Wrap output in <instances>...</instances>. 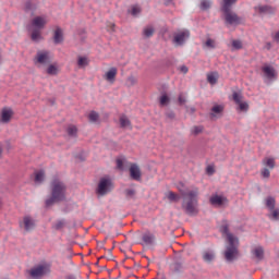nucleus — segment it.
<instances>
[{
    "instance_id": "f257e3e1",
    "label": "nucleus",
    "mask_w": 279,
    "mask_h": 279,
    "mask_svg": "<svg viewBox=\"0 0 279 279\" xmlns=\"http://www.w3.org/2000/svg\"><path fill=\"white\" fill-rule=\"evenodd\" d=\"M183 187L184 184L182 183L178 185V190L183 197L182 208L185 210L187 215H197L199 213V209L197 208V206H199V189L190 187L186 191H184Z\"/></svg>"
},
{
    "instance_id": "f03ea898",
    "label": "nucleus",
    "mask_w": 279,
    "mask_h": 279,
    "mask_svg": "<svg viewBox=\"0 0 279 279\" xmlns=\"http://www.w3.org/2000/svg\"><path fill=\"white\" fill-rule=\"evenodd\" d=\"M220 232L226 235L228 243L225 251V258L228 263H232L239 258V238L229 233L228 225L220 227Z\"/></svg>"
},
{
    "instance_id": "7ed1b4c3",
    "label": "nucleus",
    "mask_w": 279,
    "mask_h": 279,
    "mask_svg": "<svg viewBox=\"0 0 279 279\" xmlns=\"http://www.w3.org/2000/svg\"><path fill=\"white\" fill-rule=\"evenodd\" d=\"M51 197L46 201V206H53L57 202L66 199V185L60 179L54 178L50 183Z\"/></svg>"
},
{
    "instance_id": "20e7f679",
    "label": "nucleus",
    "mask_w": 279,
    "mask_h": 279,
    "mask_svg": "<svg viewBox=\"0 0 279 279\" xmlns=\"http://www.w3.org/2000/svg\"><path fill=\"white\" fill-rule=\"evenodd\" d=\"M238 0H223L222 3V12L225 16V23L227 26L236 27V25H241L243 23V19H241L236 13L232 12L231 8Z\"/></svg>"
},
{
    "instance_id": "39448f33",
    "label": "nucleus",
    "mask_w": 279,
    "mask_h": 279,
    "mask_svg": "<svg viewBox=\"0 0 279 279\" xmlns=\"http://www.w3.org/2000/svg\"><path fill=\"white\" fill-rule=\"evenodd\" d=\"M49 23V16L47 15H37L34 16L31 21V27H33V32L31 35L32 40L34 43H38L39 40H43V33L40 31L45 29L47 27V24Z\"/></svg>"
},
{
    "instance_id": "423d86ee",
    "label": "nucleus",
    "mask_w": 279,
    "mask_h": 279,
    "mask_svg": "<svg viewBox=\"0 0 279 279\" xmlns=\"http://www.w3.org/2000/svg\"><path fill=\"white\" fill-rule=\"evenodd\" d=\"M112 189H113L112 181L110 179L102 178L98 183V187L96 192L98 195L104 196V195H108V193H110Z\"/></svg>"
},
{
    "instance_id": "0eeeda50",
    "label": "nucleus",
    "mask_w": 279,
    "mask_h": 279,
    "mask_svg": "<svg viewBox=\"0 0 279 279\" xmlns=\"http://www.w3.org/2000/svg\"><path fill=\"white\" fill-rule=\"evenodd\" d=\"M51 62V53L47 50H39L37 51L35 58H34V63L35 64H49Z\"/></svg>"
},
{
    "instance_id": "6e6552de",
    "label": "nucleus",
    "mask_w": 279,
    "mask_h": 279,
    "mask_svg": "<svg viewBox=\"0 0 279 279\" xmlns=\"http://www.w3.org/2000/svg\"><path fill=\"white\" fill-rule=\"evenodd\" d=\"M28 274L33 279H40L43 278V276H47V274H49V266L39 265L37 267L32 268L28 271Z\"/></svg>"
},
{
    "instance_id": "1a4fd4ad",
    "label": "nucleus",
    "mask_w": 279,
    "mask_h": 279,
    "mask_svg": "<svg viewBox=\"0 0 279 279\" xmlns=\"http://www.w3.org/2000/svg\"><path fill=\"white\" fill-rule=\"evenodd\" d=\"M233 101L239 106L241 112H247L250 110V105L243 101V96L239 93H233Z\"/></svg>"
},
{
    "instance_id": "9d476101",
    "label": "nucleus",
    "mask_w": 279,
    "mask_h": 279,
    "mask_svg": "<svg viewBox=\"0 0 279 279\" xmlns=\"http://www.w3.org/2000/svg\"><path fill=\"white\" fill-rule=\"evenodd\" d=\"M20 228L25 230V232H32L34 228H36V222L33 220L32 217L25 216L23 221L20 222Z\"/></svg>"
},
{
    "instance_id": "9b49d317",
    "label": "nucleus",
    "mask_w": 279,
    "mask_h": 279,
    "mask_svg": "<svg viewBox=\"0 0 279 279\" xmlns=\"http://www.w3.org/2000/svg\"><path fill=\"white\" fill-rule=\"evenodd\" d=\"M189 36H191V33L189 31H179L177 34H174V38H173L174 45L180 46L183 43H186V39H189Z\"/></svg>"
},
{
    "instance_id": "f8f14e48",
    "label": "nucleus",
    "mask_w": 279,
    "mask_h": 279,
    "mask_svg": "<svg viewBox=\"0 0 279 279\" xmlns=\"http://www.w3.org/2000/svg\"><path fill=\"white\" fill-rule=\"evenodd\" d=\"M209 202H210L211 206L221 208V206H226V204H228V198L223 195L215 194L209 198Z\"/></svg>"
},
{
    "instance_id": "ddd939ff",
    "label": "nucleus",
    "mask_w": 279,
    "mask_h": 279,
    "mask_svg": "<svg viewBox=\"0 0 279 279\" xmlns=\"http://www.w3.org/2000/svg\"><path fill=\"white\" fill-rule=\"evenodd\" d=\"M117 73H119V71L117 70V68H110L105 74H104V80H106V82H109V84H114L116 80H117Z\"/></svg>"
},
{
    "instance_id": "4468645a",
    "label": "nucleus",
    "mask_w": 279,
    "mask_h": 279,
    "mask_svg": "<svg viewBox=\"0 0 279 279\" xmlns=\"http://www.w3.org/2000/svg\"><path fill=\"white\" fill-rule=\"evenodd\" d=\"M13 114H14V111H12L10 108H3L1 110L0 122L1 123H10Z\"/></svg>"
},
{
    "instance_id": "2eb2a0df",
    "label": "nucleus",
    "mask_w": 279,
    "mask_h": 279,
    "mask_svg": "<svg viewBox=\"0 0 279 279\" xmlns=\"http://www.w3.org/2000/svg\"><path fill=\"white\" fill-rule=\"evenodd\" d=\"M130 177L132 178V180H136V182H138L141 180V168L138 167V165L136 163H131L130 166Z\"/></svg>"
},
{
    "instance_id": "dca6fc26",
    "label": "nucleus",
    "mask_w": 279,
    "mask_h": 279,
    "mask_svg": "<svg viewBox=\"0 0 279 279\" xmlns=\"http://www.w3.org/2000/svg\"><path fill=\"white\" fill-rule=\"evenodd\" d=\"M255 10H257L259 14H274L276 12V8L270 5H259Z\"/></svg>"
},
{
    "instance_id": "f3484780",
    "label": "nucleus",
    "mask_w": 279,
    "mask_h": 279,
    "mask_svg": "<svg viewBox=\"0 0 279 279\" xmlns=\"http://www.w3.org/2000/svg\"><path fill=\"white\" fill-rule=\"evenodd\" d=\"M24 10H25V12H31L32 14H34V12H36V10H38V2L27 1L24 4Z\"/></svg>"
},
{
    "instance_id": "a211bd4d",
    "label": "nucleus",
    "mask_w": 279,
    "mask_h": 279,
    "mask_svg": "<svg viewBox=\"0 0 279 279\" xmlns=\"http://www.w3.org/2000/svg\"><path fill=\"white\" fill-rule=\"evenodd\" d=\"M46 73L48 75H58L60 73V65L58 63H51L47 66Z\"/></svg>"
},
{
    "instance_id": "6ab92c4d",
    "label": "nucleus",
    "mask_w": 279,
    "mask_h": 279,
    "mask_svg": "<svg viewBox=\"0 0 279 279\" xmlns=\"http://www.w3.org/2000/svg\"><path fill=\"white\" fill-rule=\"evenodd\" d=\"M263 73H265L266 77L268 80H272V77H276V70L270 65H265L262 69Z\"/></svg>"
},
{
    "instance_id": "aec40b11",
    "label": "nucleus",
    "mask_w": 279,
    "mask_h": 279,
    "mask_svg": "<svg viewBox=\"0 0 279 279\" xmlns=\"http://www.w3.org/2000/svg\"><path fill=\"white\" fill-rule=\"evenodd\" d=\"M142 241H144L146 245H154V242L156 241V236H154V233L146 232L143 234Z\"/></svg>"
},
{
    "instance_id": "412c9836",
    "label": "nucleus",
    "mask_w": 279,
    "mask_h": 279,
    "mask_svg": "<svg viewBox=\"0 0 279 279\" xmlns=\"http://www.w3.org/2000/svg\"><path fill=\"white\" fill-rule=\"evenodd\" d=\"M252 254L257 258V260H263L265 256V251L260 246H256L255 248H253Z\"/></svg>"
},
{
    "instance_id": "4be33fe9",
    "label": "nucleus",
    "mask_w": 279,
    "mask_h": 279,
    "mask_svg": "<svg viewBox=\"0 0 279 279\" xmlns=\"http://www.w3.org/2000/svg\"><path fill=\"white\" fill-rule=\"evenodd\" d=\"M203 260L205 263H213V260H215V252H213V251H205L203 253Z\"/></svg>"
},
{
    "instance_id": "5701e85b",
    "label": "nucleus",
    "mask_w": 279,
    "mask_h": 279,
    "mask_svg": "<svg viewBox=\"0 0 279 279\" xmlns=\"http://www.w3.org/2000/svg\"><path fill=\"white\" fill-rule=\"evenodd\" d=\"M120 128H130L132 129V122H130V119L128 116H121L120 117Z\"/></svg>"
},
{
    "instance_id": "b1692460",
    "label": "nucleus",
    "mask_w": 279,
    "mask_h": 279,
    "mask_svg": "<svg viewBox=\"0 0 279 279\" xmlns=\"http://www.w3.org/2000/svg\"><path fill=\"white\" fill-rule=\"evenodd\" d=\"M165 197H166V199H169L170 202H180V195H178L171 191L166 192Z\"/></svg>"
},
{
    "instance_id": "393cba45",
    "label": "nucleus",
    "mask_w": 279,
    "mask_h": 279,
    "mask_svg": "<svg viewBox=\"0 0 279 279\" xmlns=\"http://www.w3.org/2000/svg\"><path fill=\"white\" fill-rule=\"evenodd\" d=\"M54 43L56 45H60V43H62L63 40V37H62V28L58 27L56 31H54Z\"/></svg>"
},
{
    "instance_id": "a878e982",
    "label": "nucleus",
    "mask_w": 279,
    "mask_h": 279,
    "mask_svg": "<svg viewBox=\"0 0 279 279\" xmlns=\"http://www.w3.org/2000/svg\"><path fill=\"white\" fill-rule=\"evenodd\" d=\"M231 51H239L240 49H243V43L239 39H233L231 41Z\"/></svg>"
},
{
    "instance_id": "bb28decb",
    "label": "nucleus",
    "mask_w": 279,
    "mask_h": 279,
    "mask_svg": "<svg viewBox=\"0 0 279 279\" xmlns=\"http://www.w3.org/2000/svg\"><path fill=\"white\" fill-rule=\"evenodd\" d=\"M204 132V126L203 125H195L191 128V134L193 136H199Z\"/></svg>"
},
{
    "instance_id": "cd10ccee",
    "label": "nucleus",
    "mask_w": 279,
    "mask_h": 279,
    "mask_svg": "<svg viewBox=\"0 0 279 279\" xmlns=\"http://www.w3.org/2000/svg\"><path fill=\"white\" fill-rule=\"evenodd\" d=\"M263 165H265V167H268V169H274V167H276V160L274 158L266 157L263 160Z\"/></svg>"
},
{
    "instance_id": "c85d7f7f",
    "label": "nucleus",
    "mask_w": 279,
    "mask_h": 279,
    "mask_svg": "<svg viewBox=\"0 0 279 279\" xmlns=\"http://www.w3.org/2000/svg\"><path fill=\"white\" fill-rule=\"evenodd\" d=\"M223 112V106L221 105H216L211 108V117H217V114H221Z\"/></svg>"
},
{
    "instance_id": "c756f323",
    "label": "nucleus",
    "mask_w": 279,
    "mask_h": 279,
    "mask_svg": "<svg viewBox=\"0 0 279 279\" xmlns=\"http://www.w3.org/2000/svg\"><path fill=\"white\" fill-rule=\"evenodd\" d=\"M266 206L269 210H274L276 208V198L269 196L266 198Z\"/></svg>"
},
{
    "instance_id": "7c9ffc66",
    "label": "nucleus",
    "mask_w": 279,
    "mask_h": 279,
    "mask_svg": "<svg viewBox=\"0 0 279 279\" xmlns=\"http://www.w3.org/2000/svg\"><path fill=\"white\" fill-rule=\"evenodd\" d=\"M269 219L272 221H279V208H275L270 210V214L268 215Z\"/></svg>"
},
{
    "instance_id": "2f4dec72",
    "label": "nucleus",
    "mask_w": 279,
    "mask_h": 279,
    "mask_svg": "<svg viewBox=\"0 0 279 279\" xmlns=\"http://www.w3.org/2000/svg\"><path fill=\"white\" fill-rule=\"evenodd\" d=\"M64 226H66V220L64 219H59L53 223V229L54 230H62V228H64Z\"/></svg>"
},
{
    "instance_id": "473e14b6",
    "label": "nucleus",
    "mask_w": 279,
    "mask_h": 279,
    "mask_svg": "<svg viewBox=\"0 0 279 279\" xmlns=\"http://www.w3.org/2000/svg\"><path fill=\"white\" fill-rule=\"evenodd\" d=\"M77 65L80 66V69H84L85 66H88V58L78 57Z\"/></svg>"
},
{
    "instance_id": "72a5a7b5",
    "label": "nucleus",
    "mask_w": 279,
    "mask_h": 279,
    "mask_svg": "<svg viewBox=\"0 0 279 279\" xmlns=\"http://www.w3.org/2000/svg\"><path fill=\"white\" fill-rule=\"evenodd\" d=\"M219 75L217 73H210L207 74V81L209 84L215 85L217 84V80H218Z\"/></svg>"
},
{
    "instance_id": "f704fd0d",
    "label": "nucleus",
    "mask_w": 279,
    "mask_h": 279,
    "mask_svg": "<svg viewBox=\"0 0 279 279\" xmlns=\"http://www.w3.org/2000/svg\"><path fill=\"white\" fill-rule=\"evenodd\" d=\"M129 13L132 14V16H138L141 13V7L138 4L132 5L131 10H129Z\"/></svg>"
},
{
    "instance_id": "c9c22d12",
    "label": "nucleus",
    "mask_w": 279,
    "mask_h": 279,
    "mask_svg": "<svg viewBox=\"0 0 279 279\" xmlns=\"http://www.w3.org/2000/svg\"><path fill=\"white\" fill-rule=\"evenodd\" d=\"M44 180H45V171L39 170L35 172V182L40 183V182H44Z\"/></svg>"
},
{
    "instance_id": "e433bc0d",
    "label": "nucleus",
    "mask_w": 279,
    "mask_h": 279,
    "mask_svg": "<svg viewBox=\"0 0 279 279\" xmlns=\"http://www.w3.org/2000/svg\"><path fill=\"white\" fill-rule=\"evenodd\" d=\"M138 83V78H136V76H129L126 78V86L132 87V86H136V84Z\"/></svg>"
},
{
    "instance_id": "4c0bfd02",
    "label": "nucleus",
    "mask_w": 279,
    "mask_h": 279,
    "mask_svg": "<svg viewBox=\"0 0 279 279\" xmlns=\"http://www.w3.org/2000/svg\"><path fill=\"white\" fill-rule=\"evenodd\" d=\"M88 119L90 123H97V121H99V113H97L96 111H90L88 114Z\"/></svg>"
},
{
    "instance_id": "58836bf2",
    "label": "nucleus",
    "mask_w": 279,
    "mask_h": 279,
    "mask_svg": "<svg viewBox=\"0 0 279 279\" xmlns=\"http://www.w3.org/2000/svg\"><path fill=\"white\" fill-rule=\"evenodd\" d=\"M143 34L145 38H151V36H154V27L151 26L145 27L143 31Z\"/></svg>"
},
{
    "instance_id": "ea45409f",
    "label": "nucleus",
    "mask_w": 279,
    "mask_h": 279,
    "mask_svg": "<svg viewBox=\"0 0 279 279\" xmlns=\"http://www.w3.org/2000/svg\"><path fill=\"white\" fill-rule=\"evenodd\" d=\"M66 132L69 136H77V126L69 125Z\"/></svg>"
},
{
    "instance_id": "a19ab883",
    "label": "nucleus",
    "mask_w": 279,
    "mask_h": 279,
    "mask_svg": "<svg viewBox=\"0 0 279 279\" xmlns=\"http://www.w3.org/2000/svg\"><path fill=\"white\" fill-rule=\"evenodd\" d=\"M169 96H167V94H163L160 99H159V104L160 106H169Z\"/></svg>"
},
{
    "instance_id": "79ce46f5",
    "label": "nucleus",
    "mask_w": 279,
    "mask_h": 279,
    "mask_svg": "<svg viewBox=\"0 0 279 279\" xmlns=\"http://www.w3.org/2000/svg\"><path fill=\"white\" fill-rule=\"evenodd\" d=\"M211 5L210 0H202L201 10H208Z\"/></svg>"
},
{
    "instance_id": "37998d69",
    "label": "nucleus",
    "mask_w": 279,
    "mask_h": 279,
    "mask_svg": "<svg viewBox=\"0 0 279 279\" xmlns=\"http://www.w3.org/2000/svg\"><path fill=\"white\" fill-rule=\"evenodd\" d=\"M205 46L209 49H215V41L213 39H207Z\"/></svg>"
},
{
    "instance_id": "c03bdc74",
    "label": "nucleus",
    "mask_w": 279,
    "mask_h": 279,
    "mask_svg": "<svg viewBox=\"0 0 279 279\" xmlns=\"http://www.w3.org/2000/svg\"><path fill=\"white\" fill-rule=\"evenodd\" d=\"M178 101H179L180 106H184V104H186V98L184 97L183 94L179 95Z\"/></svg>"
},
{
    "instance_id": "a18cd8bd",
    "label": "nucleus",
    "mask_w": 279,
    "mask_h": 279,
    "mask_svg": "<svg viewBox=\"0 0 279 279\" xmlns=\"http://www.w3.org/2000/svg\"><path fill=\"white\" fill-rule=\"evenodd\" d=\"M262 175H263V178H269V175H271V172L269 171V169L264 168L262 170Z\"/></svg>"
},
{
    "instance_id": "49530a36",
    "label": "nucleus",
    "mask_w": 279,
    "mask_h": 279,
    "mask_svg": "<svg viewBox=\"0 0 279 279\" xmlns=\"http://www.w3.org/2000/svg\"><path fill=\"white\" fill-rule=\"evenodd\" d=\"M126 197H134L136 195V191L134 190H125Z\"/></svg>"
},
{
    "instance_id": "de8ad7c7",
    "label": "nucleus",
    "mask_w": 279,
    "mask_h": 279,
    "mask_svg": "<svg viewBox=\"0 0 279 279\" xmlns=\"http://www.w3.org/2000/svg\"><path fill=\"white\" fill-rule=\"evenodd\" d=\"M117 168L123 171V159H117Z\"/></svg>"
},
{
    "instance_id": "09e8293b",
    "label": "nucleus",
    "mask_w": 279,
    "mask_h": 279,
    "mask_svg": "<svg viewBox=\"0 0 279 279\" xmlns=\"http://www.w3.org/2000/svg\"><path fill=\"white\" fill-rule=\"evenodd\" d=\"M180 71H181V73L186 74V73H189V68H187L186 65H182V66L180 68Z\"/></svg>"
},
{
    "instance_id": "8fccbe9b",
    "label": "nucleus",
    "mask_w": 279,
    "mask_h": 279,
    "mask_svg": "<svg viewBox=\"0 0 279 279\" xmlns=\"http://www.w3.org/2000/svg\"><path fill=\"white\" fill-rule=\"evenodd\" d=\"M207 173H209L210 175H213V173H215V168H213V166H208V167H207Z\"/></svg>"
},
{
    "instance_id": "3c124183",
    "label": "nucleus",
    "mask_w": 279,
    "mask_h": 279,
    "mask_svg": "<svg viewBox=\"0 0 279 279\" xmlns=\"http://www.w3.org/2000/svg\"><path fill=\"white\" fill-rule=\"evenodd\" d=\"M274 40H276V43H279V32H277V33L274 35Z\"/></svg>"
},
{
    "instance_id": "603ef678",
    "label": "nucleus",
    "mask_w": 279,
    "mask_h": 279,
    "mask_svg": "<svg viewBox=\"0 0 279 279\" xmlns=\"http://www.w3.org/2000/svg\"><path fill=\"white\" fill-rule=\"evenodd\" d=\"M266 49L269 51V49H271V43H267L266 44Z\"/></svg>"
},
{
    "instance_id": "864d4df0",
    "label": "nucleus",
    "mask_w": 279,
    "mask_h": 279,
    "mask_svg": "<svg viewBox=\"0 0 279 279\" xmlns=\"http://www.w3.org/2000/svg\"><path fill=\"white\" fill-rule=\"evenodd\" d=\"M3 156V147L0 146V158Z\"/></svg>"
},
{
    "instance_id": "5fc2aeb1",
    "label": "nucleus",
    "mask_w": 279,
    "mask_h": 279,
    "mask_svg": "<svg viewBox=\"0 0 279 279\" xmlns=\"http://www.w3.org/2000/svg\"><path fill=\"white\" fill-rule=\"evenodd\" d=\"M170 119H173L175 116L173 113L169 114Z\"/></svg>"
},
{
    "instance_id": "6e6d98bb",
    "label": "nucleus",
    "mask_w": 279,
    "mask_h": 279,
    "mask_svg": "<svg viewBox=\"0 0 279 279\" xmlns=\"http://www.w3.org/2000/svg\"><path fill=\"white\" fill-rule=\"evenodd\" d=\"M0 208H1V203H0Z\"/></svg>"
}]
</instances>
